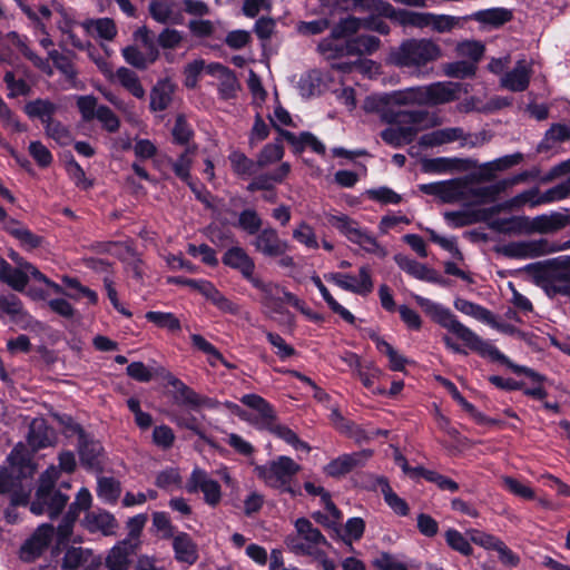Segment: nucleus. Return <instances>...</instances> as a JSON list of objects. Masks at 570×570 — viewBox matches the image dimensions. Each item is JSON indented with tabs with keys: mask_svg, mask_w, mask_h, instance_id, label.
Masks as SVG:
<instances>
[{
	"mask_svg": "<svg viewBox=\"0 0 570 570\" xmlns=\"http://www.w3.org/2000/svg\"><path fill=\"white\" fill-rule=\"evenodd\" d=\"M220 70L223 71V75L218 78V92L222 99L228 100L236 97L240 86L235 73L230 69Z\"/></svg>",
	"mask_w": 570,
	"mask_h": 570,
	"instance_id": "nucleus-53",
	"label": "nucleus"
},
{
	"mask_svg": "<svg viewBox=\"0 0 570 570\" xmlns=\"http://www.w3.org/2000/svg\"><path fill=\"white\" fill-rule=\"evenodd\" d=\"M442 68L445 76L460 79L474 76L476 70L473 62L464 60L444 63Z\"/></svg>",
	"mask_w": 570,
	"mask_h": 570,
	"instance_id": "nucleus-60",
	"label": "nucleus"
},
{
	"mask_svg": "<svg viewBox=\"0 0 570 570\" xmlns=\"http://www.w3.org/2000/svg\"><path fill=\"white\" fill-rule=\"evenodd\" d=\"M82 26L88 32H96L98 37L111 41L117 35V27L110 18L86 20Z\"/></svg>",
	"mask_w": 570,
	"mask_h": 570,
	"instance_id": "nucleus-39",
	"label": "nucleus"
},
{
	"mask_svg": "<svg viewBox=\"0 0 570 570\" xmlns=\"http://www.w3.org/2000/svg\"><path fill=\"white\" fill-rule=\"evenodd\" d=\"M252 245L257 253L268 258L283 256L289 248L287 240L282 239L277 230L273 227L262 229L255 236Z\"/></svg>",
	"mask_w": 570,
	"mask_h": 570,
	"instance_id": "nucleus-14",
	"label": "nucleus"
},
{
	"mask_svg": "<svg viewBox=\"0 0 570 570\" xmlns=\"http://www.w3.org/2000/svg\"><path fill=\"white\" fill-rule=\"evenodd\" d=\"M145 317L156 326L170 332H178L181 327L179 320L173 313L150 311L146 313Z\"/></svg>",
	"mask_w": 570,
	"mask_h": 570,
	"instance_id": "nucleus-56",
	"label": "nucleus"
},
{
	"mask_svg": "<svg viewBox=\"0 0 570 570\" xmlns=\"http://www.w3.org/2000/svg\"><path fill=\"white\" fill-rule=\"evenodd\" d=\"M466 136L462 128L459 127H450L443 128L430 134L423 135L420 139V144L422 146H440L443 144L452 142L455 140L463 139L466 142Z\"/></svg>",
	"mask_w": 570,
	"mask_h": 570,
	"instance_id": "nucleus-33",
	"label": "nucleus"
},
{
	"mask_svg": "<svg viewBox=\"0 0 570 570\" xmlns=\"http://www.w3.org/2000/svg\"><path fill=\"white\" fill-rule=\"evenodd\" d=\"M390 98L391 108L394 106H407V105H422V89L421 86L410 87L403 90H396L387 94Z\"/></svg>",
	"mask_w": 570,
	"mask_h": 570,
	"instance_id": "nucleus-42",
	"label": "nucleus"
},
{
	"mask_svg": "<svg viewBox=\"0 0 570 570\" xmlns=\"http://www.w3.org/2000/svg\"><path fill=\"white\" fill-rule=\"evenodd\" d=\"M240 402L256 411V415L250 419V422L257 428L266 430L268 426H273V422L276 420L275 412L272 405L262 396L246 394L240 399Z\"/></svg>",
	"mask_w": 570,
	"mask_h": 570,
	"instance_id": "nucleus-22",
	"label": "nucleus"
},
{
	"mask_svg": "<svg viewBox=\"0 0 570 570\" xmlns=\"http://www.w3.org/2000/svg\"><path fill=\"white\" fill-rule=\"evenodd\" d=\"M478 341L475 343H471V345H468V347H463L459 343H456L452 336L450 335H443L442 342L446 346L448 350L455 354L464 355L466 356L469 354V350L472 352L478 353L482 357H489L492 361L500 362L502 364L508 365L514 373L517 374H524V370H528L525 366H520L517 364H513L504 354H502L494 345H492L490 342L484 341L481 336L478 335Z\"/></svg>",
	"mask_w": 570,
	"mask_h": 570,
	"instance_id": "nucleus-10",
	"label": "nucleus"
},
{
	"mask_svg": "<svg viewBox=\"0 0 570 570\" xmlns=\"http://www.w3.org/2000/svg\"><path fill=\"white\" fill-rule=\"evenodd\" d=\"M8 462L10 471L7 468L0 469V493L13 491L20 480L31 478L36 471L31 454L23 444L13 448Z\"/></svg>",
	"mask_w": 570,
	"mask_h": 570,
	"instance_id": "nucleus-5",
	"label": "nucleus"
},
{
	"mask_svg": "<svg viewBox=\"0 0 570 570\" xmlns=\"http://www.w3.org/2000/svg\"><path fill=\"white\" fill-rule=\"evenodd\" d=\"M222 261L224 265L238 271L249 283L257 277V275H255L256 266L254 259L239 246L227 249Z\"/></svg>",
	"mask_w": 570,
	"mask_h": 570,
	"instance_id": "nucleus-20",
	"label": "nucleus"
},
{
	"mask_svg": "<svg viewBox=\"0 0 570 570\" xmlns=\"http://www.w3.org/2000/svg\"><path fill=\"white\" fill-rule=\"evenodd\" d=\"M59 475V469L55 465L49 466L41 473L35 499L30 505L33 514L47 513L51 519H55L67 505L69 497L55 489Z\"/></svg>",
	"mask_w": 570,
	"mask_h": 570,
	"instance_id": "nucleus-1",
	"label": "nucleus"
},
{
	"mask_svg": "<svg viewBox=\"0 0 570 570\" xmlns=\"http://www.w3.org/2000/svg\"><path fill=\"white\" fill-rule=\"evenodd\" d=\"M137 549V541L122 540L109 551L106 558V567L109 570H127L130 563L129 558L135 554Z\"/></svg>",
	"mask_w": 570,
	"mask_h": 570,
	"instance_id": "nucleus-25",
	"label": "nucleus"
},
{
	"mask_svg": "<svg viewBox=\"0 0 570 570\" xmlns=\"http://www.w3.org/2000/svg\"><path fill=\"white\" fill-rule=\"evenodd\" d=\"M558 249V246L548 239L541 238L513 242L504 245L500 252L509 258H534L557 252Z\"/></svg>",
	"mask_w": 570,
	"mask_h": 570,
	"instance_id": "nucleus-12",
	"label": "nucleus"
},
{
	"mask_svg": "<svg viewBox=\"0 0 570 570\" xmlns=\"http://www.w3.org/2000/svg\"><path fill=\"white\" fill-rule=\"evenodd\" d=\"M422 105L436 106L452 102L459 99L461 85L451 81H439L428 86H421Z\"/></svg>",
	"mask_w": 570,
	"mask_h": 570,
	"instance_id": "nucleus-15",
	"label": "nucleus"
},
{
	"mask_svg": "<svg viewBox=\"0 0 570 570\" xmlns=\"http://www.w3.org/2000/svg\"><path fill=\"white\" fill-rule=\"evenodd\" d=\"M531 77V63L521 59L517 61L512 70L502 75L500 86L513 92H521L528 89Z\"/></svg>",
	"mask_w": 570,
	"mask_h": 570,
	"instance_id": "nucleus-19",
	"label": "nucleus"
},
{
	"mask_svg": "<svg viewBox=\"0 0 570 570\" xmlns=\"http://www.w3.org/2000/svg\"><path fill=\"white\" fill-rule=\"evenodd\" d=\"M381 41L375 36L361 35L348 39L344 43L347 56L372 55L380 48Z\"/></svg>",
	"mask_w": 570,
	"mask_h": 570,
	"instance_id": "nucleus-34",
	"label": "nucleus"
},
{
	"mask_svg": "<svg viewBox=\"0 0 570 570\" xmlns=\"http://www.w3.org/2000/svg\"><path fill=\"white\" fill-rule=\"evenodd\" d=\"M429 17L430 12H416L399 9L395 22L403 27L423 29L429 27Z\"/></svg>",
	"mask_w": 570,
	"mask_h": 570,
	"instance_id": "nucleus-51",
	"label": "nucleus"
},
{
	"mask_svg": "<svg viewBox=\"0 0 570 570\" xmlns=\"http://www.w3.org/2000/svg\"><path fill=\"white\" fill-rule=\"evenodd\" d=\"M28 443L33 451L46 448L51 443L50 431L43 420H33L31 422Z\"/></svg>",
	"mask_w": 570,
	"mask_h": 570,
	"instance_id": "nucleus-38",
	"label": "nucleus"
},
{
	"mask_svg": "<svg viewBox=\"0 0 570 570\" xmlns=\"http://www.w3.org/2000/svg\"><path fill=\"white\" fill-rule=\"evenodd\" d=\"M312 282L318 288L322 297L335 314H338L345 322L350 324H353L355 322L354 315L345 307H343L338 302L335 301V298L331 295V293L328 292V289L326 288V286L323 284L318 276H313Z\"/></svg>",
	"mask_w": 570,
	"mask_h": 570,
	"instance_id": "nucleus-43",
	"label": "nucleus"
},
{
	"mask_svg": "<svg viewBox=\"0 0 570 570\" xmlns=\"http://www.w3.org/2000/svg\"><path fill=\"white\" fill-rule=\"evenodd\" d=\"M296 534L286 538L288 549L303 556H315L318 548L326 543L325 537L308 519L299 518L295 521Z\"/></svg>",
	"mask_w": 570,
	"mask_h": 570,
	"instance_id": "nucleus-7",
	"label": "nucleus"
},
{
	"mask_svg": "<svg viewBox=\"0 0 570 570\" xmlns=\"http://www.w3.org/2000/svg\"><path fill=\"white\" fill-rule=\"evenodd\" d=\"M91 557L92 551L90 549L70 546L66 549L61 568L62 570H78L81 566L87 563Z\"/></svg>",
	"mask_w": 570,
	"mask_h": 570,
	"instance_id": "nucleus-37",
	"label": "nucleus"
},
{
	"mask_svg": "<svg viewBox=\"0 0 570 570\" xmlns=\"http://www.w3.org/2000/svg\"><path fill=\"white\" fill-rule=\"evenodd\" d=\"M570 139V129L564 125H553L547 132L543 140L538 146V151H546L553 147L556 142Z\"/></svg>",
	"mask_w": 570,
	"mask_h": 570,
	"instance_id": "nucleus-52",
	"label": "nucleus"
},
{
	"mask_svg": "<svg viewBox=\"0 0 570 570\" xmlns=\"http://www.w3.org/2000/svg\"><path fill=\"white\" fill-rule=\"evenodd\" d=\"M186 490L189 493L203 492L205 502L210 507H216L222 500V490L219 483L212 479L208 473L202 469H194L187 483Z\"/></svg>",
	"mask_w": 570,
	"mask_h": 570,
	"instance_id": "nucleus-13",
	"label": "nucleus"
},
{
	"mask_svg": "<svg viewBox=\"0 0 570 570\" xmlns=\"http://www.w3.org/2000/svg\"><path fill=\"white\" fill-rule=\"evenodd\" d=\"M454 307L461 313L469 315L483 323L491 322L492 312L488 308L470 302L468 299L459 298L454 302Z\"/></svg>",
	"mask_w": 570,
	"mask_h": 570,
	"instance_id": "nucleus-49",
	"label": "nucleus"
},
{
	"mask_svg": "<svg viewBox=\"0 0 570 570\" xmlns=\"http://www.w3.org/2000/svg\"><path fill=\"white\" fill-rule=\"evenodd\" d=\"M397 126H391L381 132V138L393 147H401L414 140L419 129L416 124L401 122Z\"/></svg>",
	"mask_w": 570,
	"mask_h": 570,
	"instance_id": "nucleus-28",
	"label": "nucleus"
},
{
	"mask_svg": "<svg viewBox=\"0 0 570 570\" xmlns=\"http://www.w3.org/2000/svg\"><path fill=\"white\" fill-rule=\"evenodd\" d=\"M174 7V0H151L148 11L155 21L166 24L171 21Z\"/></svg>",
	"mask_w": 570,
	"mask_h": 570,
	"instance_id": "nucleus-47",
	"label": "nucleus"
},
{
	"mask_svg": "<svg viewBox=\"0 0 570 570\" xmlns=\"http://www.w3.org/2000/svg\"><path fill=\"white\" fill-rule=\"evenodd\" d=\"M197 147L195 145L187 146L184 153L173 163V170L177 177L184 181L190 179V167L196 154Z\"/></svg>",
	"mask_w": 570,
	"mask_h": 570,
	"instance_id": "nucleus-46",
	"label": "nucleus"
},
{
	"mask_svg": "<svg viewBox=\"0 0 570 570\" xmlns=\"http://www.w3.org/2000/svg\"><path fill=\"white\" fill-rule=\"evenodd\" d=\"M292 166L289 163H282L274 171L261 174L248 184V191L272 190L276 184H281L289 175Z\"/></svg>",
	"mask_w": 570,
	"mask_h": 570,
	"instance_id": "nucleus-26",
	"label": "nucleus"
},
{
	"mask_svg": "<svg viewBox=\"0 0 570 570\" xmlns=\"http://www.w3.org/2000/svg\"><path fill=\"white\" fill-rule=\"evenodd\" d=\"M62 282L69 288L68 293H66L67 297L75 301H78L81 297H86L90 304H97V293L90 289L89 287L81 285V283L77 278L65 276L62 278Z\"/></svg>",
	"mask_w": 570,
	"mask_h": 570,
	"instance_id": "nucleus-44",
	"label": "nucleus"
},
{
	"mask_svg": "<svg viewBox=\"0 0 570 570\" xmlns=\"http://www.w3.org/2000/svg\"><path fill=\"white\" fill-rule=\"evenodd\" d=\"M417 305L440 326L452 333L458 340L462 341L463 347L471 343L479 342L478 334L462 324L458 317L449 309L429 298L415 295Z\"/></svg>",
	"mask_w": 570,
	"mask_h": 570,
	"instance_id": "nucleus-4",
	"label": "nucleus"
},
{
	"mask_svg": "<svg viewBox=\"0 0 570 570\" xmlns=\"http://www.w3.org/2000/svg\"><path fill=\"white\" fill-rule=\"evenodd\" d=\"M250 284L255 288L261 291V293L263 294V297H262L263 305H265L267 307V306L278 304V299L281 298V296H279L281 286L279 285L272 283V282H264L259 276L254 278L250 282Z\"/></svg>",
	"mask_w": 570,
	"mask_h": 570,
	"instance_id": "nucleus-50",
	"label": "nucleus"
},
{
	"mask_svg": "<svg viewBox=\"0 0 570 570\" xmlns=\"http://www.w3.org/2000/svg\"><path fill=\"white\" fill-rule=\"evenodd\" d=\"M173 99V88L166 82L157 83L150 92V108L161 111L168 108Z\"/></svg>",
	"mask_w": 570,
	"mask_h": 570,
	"instance_id": "nucleus-45",
	"label": "nucleus"
},
{
	"mask_svg": "<svg viewBox=\"0 0 570 570\" xmlns=\"http://www.w3.org/2000/svg\"><path fill=\"white\" fill-rule=\"evenodd\" d=\"M426 195L439 197L443 203H454L466 197L468 185L462 179L436 181L420 186Z\"/></svg>",
	"mask_w": 570,
	"mask_h": 570,
	"instance_id": "nucleus-16",
	"label": "nucleus"
},
{
	"mask_svg": "<svg viewBox=\"0 0 570 570\" xmlns=\"http://www.w3.org/2000/svg\"><path fill=\"white\" fill-rule=\"evenodd\" d=\"M171 538L176 560L187 564H194L198 559V549L190 535L186 532H179Z\"/></svg>",
	"mask_w": 570,
	"mask_h": 570,
	"instance_id": "nucleus-31",
	"label": "nucleus"
},
{
	"mask_svg": "<svg viewBox=\"0 0 570 570\" xmlns=\"http://www.w3.org/2000/svg\"><path fill=\"white\" fill-rule=\"evenodd\" d=\"M301 466L288 456H279L267 465H257L255 472L267 485L295 494L291 489L292 478L298 473Z\"/></svg>",
	"mask_w": 570,
	"mask_h": 570,
	"instance_id": "nucleus-6",
	"label": "nucleus"
},
{
	"mask_svg": "<svg viewBox=\"0 0 570 570\" xmlns=\"http://www.w3.org/2000/svg\"><path fill=\"white\" fill-rule=\"evenodd\" d=\"M325 277L328 282L335 284L340 288L361 296H367L374 287L368 266H362L358 269V276L347 273H332Z\"/></svg>",
	"mask_w": 570,
	"mask_h": 570,
	"instance_id": "nucleus-11",
	"label": "nucleus"
},
{
	"mask_svg": "<svg viewBox=\"0 0 570 570\" xmlns=\"http://www.w3.org/2000/svg\"><path fill=\"white\" fill-rule=\"evenodd\" d=\"M228 159L233 171L238 176L248 177L261 170L256 160L248 158L240 151H233Z\"/></svg>",
	"mask_w": 570,
	"mask_h": 570,
	"instance_id": "nucleus-40",
	"label": "nucleus"
},
{
	"mask_svg": "<svg viewBox=\"0 0 570 570\" xmlns=\"http://www.w3.org/2000/svg\"><path fill=\"white\" fill-rule=\"evenodd\" d=\"M442 57L441 47L431 39H410L404 41L393 56L394 63L400 67L421 70L428 63Z\"/></svg>",
	"mask_w": 570,
	"mask_h": 570,
	"instance_id": "nucleus-3",
	"label": "nucleus"
},
{
	"mask_svg": "<svg viewBox=\"0 0 570 570\" xmlns=\"http://www.w3.org/2000/svg\"><path fill=\"white\" fill-rule=\"evenodd\" d=\"M115 77L119 81V83L127 89L132 96L136 98H144L145 89L140 83L139 77L137 73L126 67H120L117 69Z\"/></svg>",
	"mask_w": 570,
	"mask_h": 570,
	"instance_id": "nucleus-41",
	"label": "nucleus"
},
{
	"mask_svg": "<svg viewBox=\"0 0 570 570\" xmlns=\"http://www.w3.org/2000/svg\"><path fill=\"white\" fill-rule=\"evenodd\" d=\"M490 228L502 234H531L530 217L511 216L493 219Z\"/></svg>",
	"mask_w": 570,
	"mask_h": 570,
	"instance_id": "nucleus-32",
	"label": "nucleus"
},
{
	"mask_svg": "<svg viewBox=\"0 0 570 570\" xmlns=\"http://www.w3.org/2000/svg\"><path fill=\"white\" fill-rule=\"evenodd\" d=\"M279 135L293 147L294 153L299 154L309 147L316 154H325V146L309 131H303L296 136L288 130H279Z\"/></svg>",
	"mask_w": 570,
	"mask_h": 570,
	"instance_id": "nucleus-30",
	"label": "nucleus"
},
{
	"mask_svg": "<svg viewBox=\"0 0 570 570\" xmlns=\"http://www.w3.org/2000/svg\"><path fill=\"white\" fill-rule=\"evenodd\" d=\"M527 269L531 273L534 284L549 296H570V256L548 264H532Z\"/></svg>",
	"mask_w": 570,
	"mask_h": 570,
	"instance_id": "nucleus-2",
	"label": "nucleus"
},
{
	"mask_svg": "<svg viewBox=\"0 0 570 570\" xmlns=\"http://www.w3.org/2000/svg\"><path fill=\"white\" fill-rule=\"evenodd\" d=\"M531 233L553 234L570 225V210L564 208L560 212L538 215L530 218Z\"/></svg>",
	"mask_w": 570,
	"mask_h": 570,
	"instance_id": "nucleus-18",
	"label": "nucleus"
},
{
	"mask_svg": "<svg viewBox=\"0 0 570 570\" xmlns=\"http://www.w3.org/2000/svg\"><path fill=\"white\" fill-rule=\"evenodd\" d=\"M263 220L254 209H244L238 217V227L248 235H257L262 230Z\"/></svg>",
	"mask_w": 570,
	"mask_h": 570,
	"instance_id": "nucleus-58",
	"label": "nucleus"
},
{
	"mask_svg": "<svg viewBox=\"0 0 570 570\" xmlns=\"http://www.w3.org/2000/svg\"><path fill=\"white\" fill-rule=\"evenodd\" d=\"M78 452L82 465L90 470L102 469V446L98 441L89 439L82 430L79 431Z\"/></svg>",
	"mask_w": 570,
	"mask_h": 570,
	"instance_id": "nucleus-23",
	"label": "nucleus"
},
{
	"mask_svg": "<svg viewBox=\"0 0 570 570\" xmlns=\"http://www.w3.org/2000/svg\"><path fill=\"white\" fill-rule=\"evenodd\" d=\"M328 223L343 233L352 243L360 245L367 253L381 258L387 255V250L381 246L376 238L361 229L357 224L346 215H331Z\"/></svg>",
	"mask_w": 570,
	"mask_h": 570,
	"instance_id": "nucleus-9",
	"label": "nucleus"
},
{
	"mask_svg": "<svg viewBox=\"0 0 570 570\" xmlns=\"http://www.w3.org/2000/svg\"><path fill=\"white\" fill-rule=\"evenodd\" d=\"M373 454L372 450H363L360 452L343 454L330 462L325 472L331 476H340L351 472L354 468L363 465Z\"/></svg>",
	"mask_w": 570,
	"mask_h": 570,
	"instance_id": "nucleus-24",
	"label": "nucleus"
},
{
	"mask_svg": "<svg viewBox=\"0 0 570 570\" xmlns=\"http://www.w3.org/2000/svg\"><path fill=\"white\" fill-rule=\"evenodd\" d=\"M530 205V207H537L539 205H542L541 202V193L538 187L530 188L528 190H524L513 198H511L509 202H507L504 205H499L490 209L492 214L498 213L500 209L503 208H512V207H521L523 205Z\"/></svg>",
	"mask_w": 570,
	"mask_h": 570,
	"instance_id": "nucleus-36",
	"label": "nucleus"
},
{
	"mask_svg": "<svg viewBox=\"0 0 570 570\" xmlns=\"http://www.w3.org/2000/svg\"><path fill=\"white\" fill-rule=\"evenodd\" d=\"M363 109L366 112L379 114L381 119L387 124H420L426 117L424 111H394L391 108L387 94L372 95L366 97L363 102Z\"/></svg>",
	"mask_w": 570,
	"mask_h": 570,
	"instance_id": "nucleus-8",
	"label": "nucleus"
},
{
	"mask_svg": "<svg viewBox=\"0 0 570 570\" xmlns=\"http://www.w3.org/2000/svg\"><path fill=\"white\" fill-rule=\"evenodd\" d=\"M122 56L127 63L138 69H146L157 60L156 58H151V56L146 51H141L135 46H129L122 49Z\"/></svg>",
	"mask_w": 570,
	"mask_h": 570,
	"instance_id": "nucleus-57",
	"label": "nucleus"
},
{
	"mask_svg": "<svg viewBox=\"0 0 570 570\" xmlns=\"http://www.w3.org/2000/svg\"><path fill=\"white\" fill-rule=\"evenodd\" d=\"M81 523L90 533H101L105 537L115 535L119 527L110 512L99 509L88 512Z\"/></svg>",
	"mask_w": 570,
	"mask_h": 570,
	"instance_id": "nucleus-21",
	"label": "nucleus"
},
{
	"mask_svg": "<svg viewBox=\"0 0 570 570\" xmlns=\"http://www.w3.org/2000/svg\"><path fill=\"white\" fill-rule=\"evenodd\" d=\"M446 543L455 551L463 556H470L472 553V547L469 540L458 530L449 529L445 531Z\"/></svg>",
	"mask_w": 570,
	"mask_h": 570,
	"instance_id": "nucleus-64",
	"label": "nucleus"
},
{
	"mask_svg": "<svg viewBox=\"0 0 570 570\" xmlns=\"http://www.w3.org/2000/svg\"><path fill=\"white\" fill-rule=\"evenodd\" d=\"M266 430L271 431L276 436L284 440L289 445L294 446L296 450L301 449L306 452L311 451V446L306 442L301 441L297 434L285 425L276 424V422L274 421L273 426H268Z\"/></svg>",
	"mask_w": 570,
	"mask_h": 570,
	"instance_id": "nucleus-54",
	"label": "nucleus"
},
{
	"mask_svg": "<svg viewBox=\"0 0 570 570\" xmlns=\"http://www.w3.org/2000/svg\"><path fill=\"white\" fill-rule=\"evenodd\" d=\"M284 157V147L281 141H274L264 146L257 155V164L259 169H264Z\"/></svg>",
	"mask_w": 570,
	"mask_h": 570,
	"instance_id": "nucleus-48",
	"label": "nucleus"
},
{
	"mask_svg": "<svg viewBox=\"0 0 570 570\" xmlns=\"http://www.w3.org/2000/svg\"><path fill=\"white\" fill-rule=\"evenodd\" d=\"M46 135L61 146H68L72 141L70 130L60 121L52 119L45 125Z\"/></svg>",
	"mask_w": 570,
	"mask_h": 570,
	"instance_id": "nucleus-61",
	"label": "nucleus"
},
{
	"mask_svg": "<svg viewBox=\"0 0 570 570\" xmlns=\"http://www.w3.org/2000/svg\"><path fill=\"white\" fill-rule=\"evenodd\" d=\"M476 18L485 23L501 26L512 18V12L504 8H493L476 13Z\"/></svg>",
	"mask_w": 570,
	"mask_h": 570,
	"instance_id": "nucleus-63",
	"label": "nucleus"
},
{
	"mask_svg": "<svg viewBox=\"0 0 570 570\" xmlns=\"http://www.w3.org/2000/svg\"><path fill=\"white\" fill-rule=\"evenodd\" d=\"M53 527L51 524L40 525L36 532L29 538L20 549V558L23 561L30 562L41 556V553L48 548L52 535Z\"/></svg>",
	"mask_w": 570,
	"mask_h": 570,
	"instance_id": "nucleus-17",
	"label": "nucleus"
},
{
	"mask_svg": "<svg viewBox=\"0 0 570 570\" xmlns=\"http://www.w3.org/2000/svg\"><path fill=\"white\" fill-rule=\"evenodd\" d=\"M362 29L361 18H356L353 16H348L344 19H341L332 29L333 38H347L355 35L357 31Z\"/></svg>",
	"mask_w": 570,
	"mask_h": 570,
	"instance_id": "nucleus-59",
	"label": "nucleus"
},
{
	"mask_svg": "<svg viewBox=\"0 0 570 570\" xmlns=\"http://www.w3.org/2000/svg\"><path fill=\"white\" fill-rule=\"evenodd\" d=\"M4 229L8 234L19 240L20 245L26 250H32L41 247L45 240L43 237L32 233L16 219H8L4 224Z\"/></svg>",
	"mask_w": 570,
	"mask_h": 570,
	"instance_id": "nucleus-29",
	"label": "nucleus"
},
{
	"mask_svg": "<svg viewBox=\"0 0 570 570\" xmlns=\"http://www.w3.org/2000/svg\"><path fill=\"white\" fill-rule=\"evenodd\" d=\"M460 26V18L448 14H435L430 12L429 27L432 30L443 33L450 32Z\"/></svg>",
	"mask_w": 570,
	"mask_h": 570,
	"instance_id": "nucleus-62",
	"label": "nucleus"
},
{
	"mask_svg": "<svg viewBox=\"0 0 570 570\" xmlns=\"http://www.w3.org/2000/svg\"><path fill=\"white\" fill-rule=\"evenodd\" d=\"M394 261L402 271H404L414 278L430 283L440 282V277L434 269L429 268L426 265L419 263L410 258L409 256H405L403 254H396L394 256Z\"/></svg>",
	"mask_w": 570,
	"mask_h": 570,
	"instance_id": "nucleus-27",
	"label": "nucleus"
},
{
	"mask_svg": "<svg viewBox=\"0 0 570 570\" xmlns=\"http://www.w3.org/2000/svg\"><path fill=\"white\" fill-rule=\"evenodd\" d=\"M23 110L26 115L31 119H39L45 126L53 119V115L58 110V106L48 99H35L28 101Z\"/></svg>",
	"mask_w": 570,
	"mask_h": 570,
	"instance_id": "nucleus-35",
	"label": "nucleus"
},
{
	"mask_svg": "<svg viewBox=\"0 0 570 570\" xmlns=\"http://www.w3.org/2000/svg\"><path fill=\"white\" fill-rule=\"evenodd\" d=\"M381 491L384 495V500L387 505L399 515H407L409 514V505L407 503L400 498L390 487L386 480H381Z\"/></svg>",
	"mask_w": 570,
	"mask_h": 570,
	"instance_id": "nucleus-55",
	"label": "nucleus"
}]
</instances>
